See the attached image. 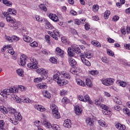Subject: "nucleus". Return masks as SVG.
<instances>
[{
	"label": "nucleus",
	"instance_id": "nucleus-1",
	"mask_svg": "<svg viewBox=\"0 0 130 130\" xmlns=\"http://www.w3.org/2000/svg\"><path fill=\"white\" fill-rule=\"evenodd\" d=\"M75 53L78 54L81 53V49L79 45L73 44L72 45V48L69 47L68 49V55L70 57H73V56H75Z\"/></svg>",
	"mask_w": 130,
	"mask_h": 130
},
{
	"label": "nucleus",
	"instance_id": "nucleus-2",
	"mask_svg": "<svg viewBox=\"0 0 130 130\" xmlns=\"http://www.w3.org/2000/svg\"><path fill=\"white\" fill-rule=\"evenodd\" d=\"M77 98L79 101L81 102H84L88 103V104H93V101L91 100V98H90V96L89 95L86 94L85 95H83L82 94H79L78 95Z\"/></svg>",
	"mask_w": 130,
	"mask_h": 130
},
{
	"label": "nucleus",
	"instance_id": "nucleus-3",
	"mask_svg": "<svg viewBox=\"0 0 130 130\" xmlns=\"http://www.w3.org/2000/svg\"><path fill=\"white\" fill-rule=\"evenodd\" d=\"M114 79L112 78H103L101 82L105 86H111L114 83Z\"/></svg>",
	"mask_w": 130,
	"mask_h": 130
},
{
	"label": "nucleus",
	"instance_id": "nucleus-4",
	"mask_svg": "<svg viewBox=\"0 0 130 130\" xmlns=\"http://www.w3.org/2000/svg\"><path fill=\"white\" fill-rule=\"evenodd\" d=\"M36 73L39 75H41L42 77H45L46 79L47 78V74H48V70L44 68H39L36 70Z\"/></svg>",
	"mask_w": 130,
	"mask_h": 130
},
{
	"label": "nucleus",
	"instance_id": "nucleus-5",
	"mask_svg": "<svg viewBox=\"0 0 130 130\" xmlns=\"http://www.w3.org/2000/svg\"><path fill=\"white\" fill-rule=\"evenodd\" d=\"M6 49H8V53H10V54H11V55L15 54V51L12 47V45H6L4 46L3 48L2 49V51L4 52L5 50H6Z\"/></svg>",
	"mask_w": 130,
	"mask_h": 130
},
{
	"label": "nucleus",
	"instance_id": "nucleus-6",
	"mask_svg": "<svg viewBox=\"0 0 130 130\" xmlns=\"http://www.w3.org/2000/svg\"><path fill=\"white\" fill-rule=\"evenodd\" d=\"M28 59V57L25 55H22L20 57V59L18 60V62L19 66H25L26 64V61Z\"/></svg>",
	"mask_w": 130,
	"mask_h": 130
},
{
	"label": "nucleus",
	"instance_id": "nucleus-7",
	"mask_svg": "<svg viewBox=\"0 0 130 130\" xmlns=\"http://www.w3.org/2000/svg\"><path fill=\"white\" fill-rule=\"evenodd\" d=\"M0 95H1V96H3L5 98V99H7L8 96L11 95V92L10 91V89L5 88L4 89H3L0 92Z\"/></svg>",
	"mask_w": 130,
	"mask_h": 130
},
{
	"label": "nucleus",
	"instance_id": "nucleus-8",
	"mask_svg": "<svg viewBox=\"0 0 130 130\" xmlns=\"http://www.w3.org/2000/svg\"><path fill=\"white\" fill-rule=\"evenodd\" d=\"M48 17L50 20H52L53 22H55V23H56V22H59V18H58V16L55 14L50 13L48 15Z\"/></svg>",
	"mask_w": 130,
	"mask_h": 130
},
{
	"label": "nucleus",
	"instance_id": "nucleus-9",
	"mask_svg": "<svg viewBox=\"0 0 130 130\" xmlns=\"http://www.w3.org/2000/svg\"><path fill=\"white\" fill-rule=\"evenodd\" d=\"M55 53L58 55H59L60 57H64V51L61 50L59 47H57L55 49Z\"/></svg>",
	"mask_w": 130,
	"mask_h": 130
},
{
	"label": "nucleus",
	"instance_id": "nucleus-10",
	"mask_svg": "<svg viewBox=\"0 0 130 130\" xmlns=\"http://www.w3.org/2000/svg\"><path fill=\"white\" fill-rule=\"evenodd\" d=\"M34 107L35 109H36L38 111H40V112H44V111L46 110V109L41 105H35Z\"/></svg>",
	"mask_w": 130,
	"mask_h": 130
},
{
	"label": "nucleus",
	"instance_id": "nucleus-11",
	"mask_svg": "<svg viewBox=\"0 0 130 130\" xmlns=\"http://www.w3.org/2000/svg\"><path fill=\"white\" fill-rule=\"evenodd\" d=\"M80 57L81 59L84 64H85V66H87V67L91 66V63L88 60L86 59V58H85V55L82 54L80 56Z\"/></svg>",
	"mask_w": 130,
	"mask_h": 130
},
{
	"label": "nucleus",
	"instance_id": "nucleus-12",
	"mask_svg": "<svg viewBox=\"0 0 130 130\" xmlns=\"http://www.w3.org/2000/svg\"><path fill=\"white\" fill-rule=\"evenodd\" d=\"M50 35L55 40H58V38H57V37L59 36V31H58L57 29H54L53 32L50 33Z\"/></svg>",
	"mask_w": 130,
	"mask_h": 130
},
{
	"label": "nucleus",
	"instance_id": "nucleus-13",
	"mask_svg": "<svg viewBox=\"0 0 130 130\" xmlns=\"http://www.w3.org/2000/svg\"><path fill=\"white\" fill-rule=\"evenodd\" d=\"M42 94L44 98H46L47 99H50V98H51V94L49 91L47 90H43L42 91Z\"/></svg>",
	"mask_w": 130,
	"mask_h": 130
},
{
	"label": "nucleus",
	"instance_id": "nucleus-14",
	"mask_svg": "<svg viewBox=\"0 0 130 130\" xmlns=\"http://www.w3.org/2000/svg\"><path fill=\"white\" fill-rule=\"evenodd\" d=\"M57 83L59 86H62L69 84V81L67 80V79H61L60 78Z\"/></svg>",
	"mask_w": 130,
	"mask_h": 130
},
{
	"label": "nucleus",
	"instance_id": "nucleus-15",
	"mask_svg": "<svg viewBox=\"0 0 130 130\" xmlns=\"http://www.w3.org/2000/svg\"><path fill=\"white\" fill-rule=\"evenodd\" d=\"M60 79V72H58L53 75V80L55 81V82H56V83H57Z\"/></svg>",
	"mask_w": 130,
	"mask_h": 130
},
{
	"label": "nucleus",
	"instance_id": "nucleus-16",
	"mask_svg": "<svg viewBox=\"0 0 130 130\" xmlns=\"http://www.w3.org/2000/svg\"><path fill=\"white\" fill-rule=\"evenodd\" d=\"M20 102L23 103H30L31 100L25 96L21 95Z\"/></svg>",
	"mask_w": 130,
	"mask_h": 130
},
{
	"label": "nucleus",
	"instance_id": "nucleus-17",
	"mask_svg": "<svg viewBox=\"0 0 130 130\" xmlns=\"http://www.w3.org/2000/svg\"><path fill=\"white\" fill-rule=\"evenodd\" d=\"M52 112L55 118H57V119H58V118H60V114H59V112H58V109L52 111Z\"/></svg>",
	"mask_w": 130,
	"mask_h": 130
},
{
	"label": "nucleus",
	"instance_id": "nucleus-18",
	"mask_svg": "<svg viewBox=\"0 0 130 130\" xmlns=\"http://www.w3.org/2000/svg\"><path fill=\"white\" fill-rule=\"evenodd\" d=\"M63 126L65 127H67L68 128H70L72 126V121L70 119H66L63 122Z\"/></svg>",
	"mask_w": 130,
	"mask_h": 130
},
{
	"label": "nucleus",
	"instance_id": "nucleus-19",
	"mask_svg": "<svg viewBox=\"0 0 130 130\" xmlns=\"http://www.w3.org/2000/svg\"><path fill=\"white\" fill-rule=\"evenodd\" d=\"M23 40L25 42H26L27 43H30V42H33V39H32V38H31V37H30L27 35L23 36Z\"/></svg>",
	"mask_w": 130,
	"mask_h": 130
},
{
	"label": "nucleus",
	"instance_id": "nucleus-20",
	"mask_svg": "<svg viewBox=\"0 0 130 130\" xmlns=\"http://www.w3.org/2000/svg\"><path fill=\"white\" fill-rule=\"evenodd\" d=\"M85 122L87 125H89V126H92V125L94 124V121H93V118L89 117L86 118Z\"/></svg>",
	"mask_w": 130,
	"mask_h": 130
},
{
	"label": "nucleus",
	"instance_id": "nucleus-21",
	"mask_svg": "<svg viewBox=\"0 0 130 130\" xmlns=\"http://www.w3.org/2000/svg\"><path fill=\"white\" fill-rule=\"evenodd\" d=\"M27 67L30 70H37V69H38L37 64L34 63H28L27 64Z\"/></svg>",
	"mask_w": 130,
	"mask_h": 130
},
{
	"label": "nucleus",
	"instance_id": "nucleus-22",
	"mask_svg": "<svg viewBox=\"0 0 130 130\" xmlns=\"http://www.w3.org/2000/svg\"><path fill=\"white\" fill-rule=\"evenodd\" d=\"M45 27L46 29H54V27L52 26L51 24H50V22L48 21V20H45Z\"/></svg>",
	"mask_w": 130,
	"mask_h": 130
},
{
	"label": "nucleus",
	"instance_id": "nucleus-23",
	"mask_svg": "<svg viewBox=\"0 0 130 130\" xmlns=\"http://www.w3.org/2000/svg\"><path fill=\"white\" fill-rule=\"evenodd\" d=\"M115 127L116 128H117V129L119 130H125V129L126 128L125 125H122L119 123H118L115 124Z\"/></svg>",
	"mask_w": 130,
	"mask_h": 130
},
{
	"label": "nucleus",
	"instance_id": "nucleus-24",
	"mask_svg": "<svg viewBox=\"0 0 130 130\" xmlns=\"http://www.w3.org/2000/svg\"><path fill=\"white\" fill-rule=\"evenodd\" d=\"M69 62L71 67H76V66L77 65V61H76V60H75V59L72 57H70L69 58Z\"/></svg>",
	"mask_w": 130,
	"mask_h": 130
},
{
	"label": "nucleus",
	"instance_id": "nucleus-25",
	"mask_svg": "<svg viewBox=\"0 0 130 130\" xmlns=\"http://www.w3.org/2000/svg\"><path fill=\"white\" fill-rule=\"evenodd\" d=\"M76 83L78 85V86H81V87H85V86H86L85 82L80 79H76Z\"/></svg>",
	"mask_w": 130,
	"mask_h": 130
},
{
	"label": "nucleus",
	"instance_id": "nucleus-26",
	"mask_svg": "<svg viewBox=\"0 0 130 130\" xmlns=\"http://www.w3.org/2000/svg\"><path fill=\"white\" fill-rule=\"evenodd\" d=\"M37 89H39L40 90H41V89H47V85L46 84L42 83H39L37 85Z\"/></svg>",
	"mask_w": 130,
	"mask_h": 130
},
{
	"label": "nucleus",
	"instance_id": "nucleus-27",
	"mask_svg": "<svg viewBox=\"0 0 130 130\" xmlns=\"http://www.w3.org/2000/svg\"><path fill=\"white\" fill-rule=\"evenodd\" d=\"M103 98L100 96L99 99H96L94 100V103L96 105L100 106V105H101V102H103Z\"/></svg>",
	"mask_w": 130,
	"mask_h": 130
},
{
	"label": "nucleus",
	"instance_id": "nucleus-28",
	"mask_svg": "<svg viewBox=\"0 0 130 130\" xmlns=\"http://www.w3.org/2000/svg\"><path fill=\"white\" fill-rule=\"evenodd\" d=\"M14 116L16 120H18V121H21V120H22V115L20 112H17L14 113Z\"/></svg>",
	"mask_w": 130,
	"mask_h": 130
},
{
	"label": "nucleus",
	"instance_id": "nucleus-29",
	"mask_svg": "<svg viewBox=\"0 0 130 130\" xmlns=\"http://www.w3.org/2000/svg\"><path fill=\"white\" fill-rule=\"evenodd\" d=\"M70 73L73 75H79L80 74V69L79 68H72L70 70Z\"/></svg>",
	"mask_w": 130,
	"mask_h": 130
},
{
	"label": "nucleus",
	"instance_id": "nucleus-30",
	"mask_svg": "<svg viewBox=\"0 0 130 130\" xmlns=\"http://www.w3.org/2000/svg\"><path fill=\"white\" fill-rule=\"evenodd\" d=\"M61 74L65 79H71V75L67 71H61Z\"/></svg>",
	"mask_w": 130,
	"mask_h": 130
},
{
	"label": "nucleus",
	"instance_id": "nucleus-31",
	"mask_svg": "<svg viewBox=\"0 0 130 130\" xmlns=\"http://www.w3.org/2000/svg\"><path fill=\"white\" fill-rule=\"evenodd\" d=\"M8 12L9 14L13 15V16H16V15H17V10L15 9L9 8L8 10Z\"/></svg>",
	"mask_w": 130,
	"mask_h": 130
},
{
	"label": "nucleus",
	"instance_id": "nucleus-32",
	"mask_svg": "<svg viewBox=\"0 0 130 130\" xmlns=\"http://www.w3.org/2000/svg\"><path fill=\"white\" fill-rule=\"evenodd\" d=\"M98 123L101 126H103V127H107L108 126V124L105 122V121L103 120H100L98 121Z\"/></svg>",
	"mask_w": 130,
	"mask_h": 130
},
{
	"label": "nucleus",
	"instance_id": "nucleus-33",
	"mask_svg": "<svg viewBox=\"0 0 130 130\" xmlns=\"http://www.w3.org/2000/svg\"><path fill=\"white\" fill-rule=\"evenodd\" d=\"M0 111L1 112H3L4 114H8V109H7V108L5 107L4 106H0Z\"/></svg>",
	"mask_w": 130,
	"mask_h": 130
},
{
	"label": "nucleus",
	"instance_id": "nucleus-34",
	"mask_svg": "<svg viewBox=\"0 0 130 130\" xmlns=\"http://www.w3.org/2000/svg\"><path fill=\"white\" fill-rule=\"evenodd\" d=\"M12 98L15 100V101H16L17 103H21V96L20 98L17 95V94H12Z\"/></svg>",
	"mask_w": 130,
	"mask_h": 130
},
{
	"label": "nucleus",
	"instance_id": "nucleus-35",
	"mask_svg": "<svg viewBox=\"0 0 130 130\" xmlns=\"http://www.w3.org/2000/svg\"><path fill=\"white\" fill-rule=\"evenodd\" d=\"M75 111L76 113V114H81L82 113V111H83V110L82 108L79 107V106H76L75 107Z\"/></svg>",
	"mask_w": 130,
	"mask_h": 130
},
{
	"label": "nucleus",
	"instance_id": "nucleus-36",
	"mask_svg": "<svg viewBox=\"0 0 130 130\" xmlns=\"http://www.w3.org/2000/svg\"><path fill=\"white\" fill-rule=\"evenodd\" d=\"M43 124L46 128H51L52 127V125L50 123V122L48 121L44 120L43 122Z\"/></svg>",
	"mask_w": 130,
	"mask_h": 130
},
{
	"label": "nucleus",
	"instance_id": "nucleus-37",
	"mask_svg": "<svg viewBox=\"0 0 130 130\" xmlns=\"http://www.w3.org/2000/svg\"><path fill=\"white\" fill-rule=\"evenodd\" d=\"M16 73L20 77H24V70L22 69H18L16 71Z\"/></svg>",
	"mask_w": 130,
	"mask_h": 130
},
{
	"label": "nucleus",
	"instance_id": "nucleus-38",
	"mask_svg": "<svg viewBox=\"0 0 130 130\" xmlns=\"http://www.w3.org/2000/svg\"><path fill=\"white\" fill-rule=\"evenodd\" d=\"M9 91H10V94L18 93V92H19V90L15 87H11L9 88Z\"/></svg>",
	"mask_w": 130,
	"mask_h": 130
},
{
	"label": "nucleus",
	"instance_id": "nucleus-39",
	"mask_svg": "<svg viewBox=\"0 0 130 130\" xmlns=\"http://www.w3.org/2000/svg\"><path fill=\"white\" fill-rule=\"evenodd\" d=\"M6 20L7 22H9V23H15L16 22V19L15 18L11 17V16L7 17L6 18Z\"/></svg>",
	"mask_w": 130,
	"mask_h": 130
},
{
	"label": "nucleus",
	"instance_id": "nucleus-40",
	"mask_svg": "<svg viewBox=\"0 0 130 130\" xmlns=\"http://www.w3.org/2000/svg\"><path fill=\"white\" fill-rule=\"evenodd\" d=\"M12 24H13L12 26V27L13 28V29H14V30H17V29L19 28V25L20 24V22L16 21L15 20V22L12 23Z\"/></svg>",
	"mask_w": 130,
	"mask_h": 130
},
{
	"label": "nucleus",
	"instance_id": "nucleus-41",
	"mask_svg": "<svg viewBox=\"0 0 130 130\" xmlns=\"http://www.w3.org/2000/svg\"><path fill=\"white\" fill-rule=\"evenodd\" d=\"M3 3L5 6L7 7H12L13 6V3L7 0H3Z\"/></svg>",
	"mask_w": 130,
	"mask_h": 130
},
{
	"label": "nucleus",
	"instance_id": "nucleus-42",
	"mask_svg": "<svg viewBox=\"0 0 130 130\" xmlns=\"http://www.w3.org/2000/svg\"><path fill=\"white\" fill-rule=\"evenodd\" d=\"M8 111L9 113H10V114H14V115H15V114L18 112L16 110V109L13 108H9Z\"/></svg>",
	"mask_w": 130,
	"mask_h": 130
},
{
	"label": "nucleus",
	"instance_id": "nucleus-43",
	"mask_svg": "<svg viewBox=\"0 0 130 130\" xmlns=\"http://www.w3.org/2000/svg\"><path fill=\"white\" fill-rule=\"evenodd\" d=\"M61 42L65 44L66 45H68L70 44V41H69V40L64 37H62L61 38Z\"/></svg>",
	"mask_w": 130,
	"mask_h": 130
},
{
	"label": "nucleus",
	"instance_id": "nucleus-44",
	"mask_svg": "<svg viewBox=\"0 0 130 130\" xmlns=\"http://www.w3.org/2000/svg\"><path fill=\"white\" fill-rule=\"evenodd\" d=\"M91 44L94 45V46H96V47H101V44L97 41H92Z\"/></svg>",
	"mask_w": 130,
	"mask_h": 130
},
{
	"label": "nucleus",
	"instance_id": "nucleus-45",
	"mask_svg": "<svg viewBox=\"0 0 130 130\" xmlns=\"http://www.w3.org/2000/svg\"><path fill=\"white\" fill-rule=\"evenodd\" d=\"M86 85L88 86V87H89V88H91L92 86L93 85L92 84V82L91 81V80L89 78H86Z\"/></svg>",
	"mask_w": 130,
	"mask_h": 130
},
{
	"label": "nucleus",
	"instance_id": "nucleus-46",
	"mask_svg": "<svg viewBox=\"0 0 130 130\" xmlns=\"http://www.w3.org/2000/svg\"><path fill=\"white\" fill-rule=\"evenodd\" d=\"M45 78H41V77H38V78H35L34 79V83H40L42 82V80H45Z\"/></svg>",
	"mask_w": 130,
	"mask_h": 130
},
{
	"label": "nucleus",
	"instance_id": "nucleus-47",
	"mask_svg": "<svg viewBox=\"0 0 130 130\" xmlns=\"http://www.w3.org/2000/svg\"><path fill=\"white\" fill-rule=\"evenodd\" d=\"M110 11L109 10H107L105 11V12L104 13V18L106 20H107V19H108V18H109V16H110Z\"/></svg>",
	"mask_w": 130,
	"mask_h": 130
},
{
	"label": "nucleus",
	"instance_id": "nucleus-48",
	"mask_svg": "<svg viewBox=\"0 0 130 130\" xmlns=\"http://www.w3.org/2000/svg\"><path fill=\"white\" fill-rule=\"evenodd\" d=\"M114 102L116 103V104H119V105H121V104H122V102L118 98H114Z\"/></svg>",
	"mask_w": 130,
	"mask_h": 130
},
{
	"label": "nucleus",
	"instance_id": "nucleus-49",
	"mask_svg": "<svg viewBox=\"0 0 130 130\" xmlns=\"http://www.w3.org/2000/svg\"><path fill=\"white\" fill-rule=\"evenodd\" d=\"M39 8L42 11H44V12H47V8L44 5V4H40L39 6Z\"/></svg>",
	"mask_w": 130,
	"mask_h": 130
},
{
	"label": "nucleus",
	"instance_id": "nucleus-50",
	"mask_svg": "<svg viewBox=\"0 0 130 130\" xmlns=\"http://www.w3.org/2000/svg\"><path fill=\"white\" fill-rule=\"evenodd\" d=\"M30 61L35 64H38V61L34 57H29Z\"/></svg>",
	"mask_w": 130,
	"mask_h": 130
},
{
	"label": "nucleus",
	"instance_id": "nucleus-51",
	"mask_svg": "<svg viewBox=\"0 0 130 130\" xmlns=\"http://www.w3.org/2000/svg\"><path fill=\"white\" fill-rule=\"evenodd\" d=\"M52 128L53 130H61V128H60V127L56 124H52Z\"/></svg>",
	"mask_w": 130,
	"mask_h": 130
},
{
	"label": "nucleus",
	"instance_id": "nucleus-52",
	"mask_svg": "<svg viewBox=\"0 0 130 130\" xmlns=\"http://www.w3.org/2000/svg\"><path fill=\"white\" fill-rule=\"evenodd\" d=\"M85 57H86V58H92L93 57V54L91 53L90 52H87L85 53Z\"/></svg>",
	"mask_w": 130,
	"mask_h": 130
},
{
	"label": "nucleus",
	"instance_id": "nucleus-53",
	"mask_svg": "<svg viewBox=\"0 0 130 130\" xmlns=\"http://www.w3.org/2000/svg\"><path fill=\"white\" fill-rule=\"evenodd\" d=\"M107 53L108 55H109L110 56H113L114 55V53L113 51L109 49H107Z\"/></svg>",
	"mask_w": 130,
	"mask_h": 130
},
{
	"label": "nucleus",
	"instance_id": "nucleus-54",
	"mask_svg": "<svg viewBox=\"0 0 130 130\" xmlns=\"http://www.w3.org/2000/svg\"><path fill=\"white\" fill-rule=\"evenodd\" d=\"M60 96H66V95H68V91L64 89H61L60 91Z\"/></svg>",
	"mask_w": 130,
	"mask_h": 130
},
{
	"label": "nucleus",
	"instance_id": "nucleus-55",
	"mask_svg": "<svg viewBox=\"0 0 130 130\" xmlns=\"http://www.w3.org/2000/svg\"><path fill=\"white\" fill-rule=\"evenodd\" d=\"M36 19L38 22H39L40 23H43V18L41 17L40 16L37 15L36 16Z\"/></svg>",
	"mask_w": 130,
	"mask_h": 130
},
{
	"label": "nucleus",
	"instance_id": "nucleus-56",
	"mask_svg": "<svg viewBox=\"0 0 130 130\" xmlns=\"http://www.w3.org/2000/svg\"><path fill=\"white\" fill-rule=\"evenodd\" d=\"M50 61L52 62V63H57V59L54 57H51L50 58Z\"/></svg>",
	"mask_w": 130,
	"mask_h": 130
},
{
	"label": "nucleus",
	"instance_id": "nucleus-57",
	"mask_svg": "<svg viewBox=\"0 0 130 130\" xmlns=\"http://www.w3.org/2000/svg\"><path fill=\"white\" fill-rule=\"evenodd\" d=\"M89 73L90 75H92V76H95L99 74V72H98V71H96V70H91L89 71Z\"/></svg>",
	"mask_w": 130,
	"mask_h": 130
},
{
	"label": "nucleus",
	"instance_id": "nucleus-58",
	"mask_svg": "<svg viewBox=\"0 0 130 130\" xmlns=\"http://www.w3.org/2000/svg\"><path fill=\"white\" fill-rule=\"evenodd\" d=\"M50 109H51L52 111H54V110H56V109H58L56 105H55L54 104H52L50 105Z\"/></svg>",
	"mask_w": 130,
	"mask_h": 130
},
{
	"label": "nucleus",
	"instance_id": "nucleus-59",
	"mask_svg": "<svg viewBox=\"0 0 130 130\" xmlns=\"http://www.w3.org/2000/svg\"><path fill=\"white\" fill-rule=\"evenodd\" d=\"M4 39L5 40H7V41H9V42H13V39L9 36L5 35L4 36Z\"/></svg>",
	"mask_w": 130,
	"mask_h": 130
},
{
	"label": "nucleus",
	"instance_id": "nucleus-60",
	"mask_svg": "<svg viewBox=\"0 0 130 130\" xmlns=\"http://www.w3.org/2000/svg\"><path fill=\"white\" fill-rule=\"evenodd\" d=\"M123 112L124 113L128 115V116H130V112L129 110L127 108H124L123 109Z\"/></svg>",
	"mask_w": 130,
	"mask_h": 130
},
{
	"label": "nucleus",
	"instance_id": "nucleus-61",
	"mask_svg": "<svg viewBox=\"0 0 130 130\" xmlns=\"http://www.w3.org/2000/svg\"><path fill=\"white\" fill-rule=\"evenodd\" d=\"M99 10V6L98 5H93L92 7V11L93 12H98V10Z\"/></svg>",
	"mask_w": 130,
	"mask_h": 130
},
{
	"label": "nucleus",
	"instance_id": "nucleus-62",
	"mask_svg": "<svg viewBox=\"0 0 130 130\" xmlns=\"http://www.w3.org/2000/svg\"><path fill=\"white\" fill-rule=\"evenodd\" d=\"M103 114H105V115H109L111 113V111L107 110H103Z\"/></svg>",
	"mask_w": 130,
	"mask_h": 130
},
{
	"label": "nucleus",
	"instance_id": "nucleus-63",
	"mask_svg": "<svg viewBox=\"0 0 130 130\" xmlns=\"http://www.w3.org/2000/svg\"><path fill=\"white\" fill-rule=\"evenodd\" d=\"M45 39L46 42H47L48 44H50V36L46 35L45 37Z\"/></svg>",
	"mask_w": 130,
	"mask_h": 130
},
{
	"label": "nucleus",
	"instance_id": "nucleus-64",
	"mask_svg": "<svg viewBox=\"0 0 130 130\" xmlns=\"http://www.w3.org/2000/svg\"><path fill=\"white\" fill-rule=\"evenodd\" d=\"M83 21H84V19H75V24H76V25H80L81 24V23H83L82 22H83Z\"/></svg>",
	"mask_w": 130,
	"mask_h": 130
}]
</instances>
